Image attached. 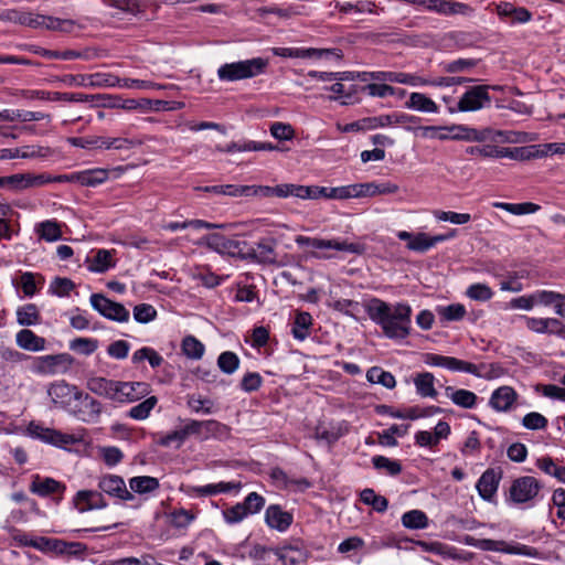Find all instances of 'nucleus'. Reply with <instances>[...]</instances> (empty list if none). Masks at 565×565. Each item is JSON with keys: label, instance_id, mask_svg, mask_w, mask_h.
Here are the masks:
<instances>
[{"label": "nucleus", "instance_id": "37998d69", "mask_svg": "<svg viewBox=\"0 0 565 565\" xmlns=\"http://www.w3.org/2000/svg\"><path fill=\"white\" fill-rule=\"evenodd\" d=\"M17 321L20 326H34L40 321V312L33 303L19 307L17 310Z\"/></svg>", "mask_w": 565, "mask_h": 565}, {"label": "nucleus", "instance_id": "b1692460", "mask_svg": "<svg viewBox=\"0 0 565 565\" xmlns=\"http://www.w3.org/2000/svg\"><path fill=\"white\" fill-rule=\"evenodd\" d=\"M445 395L455 405L467 409L473 408L478 398L473 392L465 388H455L454 386H446Z\"/></svg>", "mask_w": 565, "mask_h": 565}, {"label": "nucleus", "instance_id": "4be33fe9", "mask_svg": "<svg viewBox=\"0 0 565 565\" xmlns=\"http://www.w3.org/2000/svg\"><path fill=\"white\" fill-rule=\"evenodd\" d=\"M65 490V486L53 478H41L39 475L33 477L30 486V491L40 495L46 497L53 493L62 492Z\"/></svg>", "mask_w": 565, "mask_h": 565}, {"label": "nucleus", "instance_id": "9d476101", "mask_svg": "<svg viewBox=\"0 0 565 565\" xmlns=\"http://www.w3.org/2000/svg\"><path fill=\"white\" fill-rule=\"evenodd\" d=\"M199 244L205 245L210 249L222 255L235 256L242 250L238 241L226 237L220 233H212L203 236Z\"/></svg>", "mask_w": 565, "mask_h": 565}, {"label": "nucleus", "instance_id": "69168bd1", "mask_svg": "<svg viewBox=\"0 0 565 565\" xmlns=\"http://www.w3.org/2000/svg\"><path fill=\"white\" fill-rule=\"evenodd\" d=\"M522 425L526 429L540 430L546 428L547 419L537 412H531L522 418Z\"/></svg>", "mask_w": 565, "mask_h": 565}, {"label": "nucleus", "instance_id": "bf43d9fd", "mask_svg": "<svg viewBox=\"0 0 565 565\" xmlns=\"http://www.w3.org/2000/svg\"><path fill=\"white\" fill-rule=\"evenodd\" d=\"M504 147L484 145L482 147H469L467 152L470 154H478L483 158H504Z\"/></svg>", "mask_w": 565, "mask_h": 565}, {"label": "nucleus", "instance_id": "72a5a7b5", "mask_svg": "<svg viewBox=\"0 0 565 565\" xmlns=\"http://www.w3.org/2000/svg\"><path fill=\"white\" fill-rule=\"evenodd\" d=\"M42 361L50 373H64L73 363L70 354L46 355Z\"/></svg>", "mask_w": 565, "mask_h": 565}, {"label": "nucleus", "instance_id": "ea45409f", "mask_svg": "<svg viewBox=\"0 0 565 565\" xmlns=\"http://www.w3.org/2000/svg\"><path fill=\"white\" fill-rule=\"evenodd\" d=\"M360 499L364 504L371 505L376 512L383 513L387 510V499L376 494L375 491L371 488L362 490L360 493Z\"/></svg>", "mask_w": 565, "mask_h": 565}, {"label": "nucleus", "instance_id": "603ef678", "mask_svg": "<svg viewBox=\"0 0 565 565\" xmlns=\"http://www.w3.org/2000/svg\"><path fill=\"white\" fill-rule=\"evenodd\" d=\"M88 87H116L119 83V77L108 73L88 74Z\"/></svg>", "mask_w": 565, "mask_h": 565}, {"label": "nucleus", "instance_id": "5fc2aeb1", "mask_svg": "<svg viewBox=\"0 0 565 565\" xmlns=\"http://www.w3.org/2000/svg\"><path fill=\"white\" fill-rule=\"evenodd\" d=\"M126 403L136 402L149 394L150 386L145 382H126Z\"/></svg>", "mask_w": 565, "mask_h": 565}, {"label": "nucleus", "instance_id": "774afa93", "mask_svg": "<svg viewBox=\"0 0 565 565\" xmlns=\"http://www.w3.org/2000/svg\"><path fill=\"white\" fill-rule=\"evenodd\" d=\"M222 514L228 524L239 523L248 515L242 502L223 510Z\"/></svg>", "mask_w": 565, "mask_h": 565}, {"label": "nucleus", "instance_id": "052dcab7", "mask_svg": "<svg viewBox=\"0 0 565 565\" xmlns=\"http://www.w3.org/2000/svg\"><path fill=\"white\" fill-rule=\"evenodd\" d=\"M220 426H221L220 423L214 419L203 420V422L191 419L182 427V431L186 439L191 435H200L202 433L203 427H220Z\"/></svg>", "mask_w": 565, "mask_h": 565}, {"label": "nucleus", "instance_id": "49530a36", "mask_svg": "<svg viewBox=\"0 0 565 565\" xmlns=\"http://www.w3.org/2000/svg\"><path fill=\"white\" fill-rule=\"evenodd\" d=\"M195 190L204 191L217 195L227 196H243L244 185L238 184H224V185H211V186H196Z\"/></svg>", "mask_w": 565, "mask_h": 565}, {"label": "nucleus", "instance_id": "9b49d317", "mask_svg": "<svg viewBox=\"0 0 565 565\" xmlns=\"http://www.w3.org/2000/svg\"><path fill=\"white\" fill-rule=\"evenodd\" d=\"M47 394L54 404L67 407L72 399L75 401L77 396H82V391L65 381H57L47 387Z\"/></svg>", "mask_w": 565, "mask_h": 565}, {"label": "nucleus", "instance_id": "cd10ccee", "mask_svg": "<svg viewBox=\"0 0 565 565\" xmlns=\"http://www.w3.org/2000/svg\"><path fill=\"white\" fill-rule=\"evenodd\" d=\"M15 341L21 349L32 352L42 351L45 347V340L29 329L20 330L15 335Z\"/></svg>", "mask_w": 565, "mask_h": 565}, {"label": "nucleus", "instance_id": "1a4fd4ad", "mask_svg": "<svg viewBox=\"0 0 565 565\" xmlns=\"http://www.w3.org/2000/svg\"><path fill=\"white\" fill-rule=\"evenodd\" d=\"M77 404L74 406L73 415L84 423H96L102 414V404L89 394L83 393L77 396Z\"/></svg>", "mask_w": 565, "mask_h": 565}, {"label": "nucleus", "instance_id": "a878e982", "mask_svg": "<svg viewBox=\"0 0 565 565\" xmlns=\"http://www.w3.org/2000/svg\"><path fill=\"white\" fill-rule=\"evenodd\" d=\"M416 393L420 397L436 398L437 391L435 388V376L430 372L417 373L413 379Z\"/></svg>", "mask_w": 565, "mask_h": 565}, {"label": "nucleus", "instance_id": "c756f323", "mask_svg": "<svg viewBox=\"0 0 565 565\" xmlns=\"http://www.w3.org/2000/svg\"><path fill=\"white\" fill-rule=\"evenodd\" d=\"M425 363L431 366H440L450 371L463 372L466 361L459 360L454 356H445L435 353H427L425 355Z\"/></svg>", "mask_w": 565, "mask_h": 565}, {"label": "nucleus", "instance_id": "0eeeda50", "mask_svg": "<svg viewBox=\"0 0 565 565\" xmlns=\"http://www.w3.org/2000/svg\"><path fill=\"white\" fill-rule=\"evenodd\" d=\"M92 307L103 317L118 321L127 322L129 320V311L119 302H115L106 298L102 294H93L90 296Z\"/></svg>", "mask_w": 565, "mask_h": 565}, {"label": "nucleus", "instance_id": "20e7f679", "mask_svg": "<svg viewBox=\"0 0 565 565\" xmlns=\"http://www.w3.org/2000/svg\"><path fill=\"white\" fill-rule=\"evenodd\" d=\"M466 543L481 551H495L505 554L533 556L534 548L523 544H509L504 541H494L490 539H475L468 536Z\"/></svg>", "mask_w": 565, "mask_h": 565}, {"label": "nucleus", "instance_id": "de8ad7c7", "mask_svg": "<svg viewBox=\"0 0 565 565\" xmlns=\"http://www.w3.org/2000/svg\"><path fill=\"white\" fill-rule=\"evenodd\" d=\"M391 83H399L409 86H424L431 85V79L424 78L422 76L403 73V72H391Z\"/></svg>", "mask_w": 565, "mask_h": 565}, {"label": "nucleus", "instance_id": "4d7b16f0", "mask_svg": "<svg viewBox=\"0 0 565 565\" xmlns=\"http://www.w3.org/2000/svg\"><path fill=\"white\" fill-rule=\"evenodd\" d=\"M438 313L445 321H459L466 315V308L461 303H452L438 308Z\"/></svg>", "mask_w": 565, "mask_h": 565}, {"label": "nucleus", "instance_id": "e2e57ef3", "mask_svg": "<svg viewBox=\"0 0 565 565\" xmlns=\"http://www.w3.org/2000/svg\"><path fill=\"white\" fill-rule=\"evenodd\" d=\"M157 317V310L149 303H140L134 308V318L139 323H148Z\"/></svg>", "mask_w": 565, "mask_h": 565}, {"label": "nucleus", "instance_id": "58836bf2", "mask_svg": "<svg viewBox=\"0 0 565 565\" xmlns=\"http://www.w3.org/2000/svg\"><path fill=\"white\" fill-rule=\"evenodd\" d=\"M312 324L310 313L301 311L296 315L291 333L297 340H305L309 335V329Z\"/></svg>", "mask_w": 565, "mask_h": 565}, {"label": "nucleus", "instance_id": "393cba45", "mask_svg": "<svg viewBox=\"0 0 565 565\" xmlns=\"http://www.w3.org/2000/svg\"><path fill=\"white\" fill-rule=\"evenodd\" d=\"M466 365L467 366L463 369L465 373L473 374L486 380L498 379L504 373L503 367L497 363L476 365L466 361Z\"/></svg>", "mask_w": 565, "mask_h": 565}, {"label": "nucleus", "instance_id": "79ce46f5", "mask_svg": "<svg viewBox=\"0 0 565 565\" xmlns=\"http://www.w3.org/2000/svg\"><path fill=\"white\" fill-rule=\"evenodd\" d=\"M402 524L407 529L422 530L427 527L428 518L420 510H411L403 514Z\"/></svg>", "mask_w": 565, "mask_h": 565}, {"label": "nucleus", "instance_id": "7c9ffc66", "mask_svg": "<svg viewBox=\"0 0 565 565\" xmlns=\"http://www.w3.org/2000/svg\"><path fill=\"white\" fill-rule=\"evenodd\" d=\"M504 158L520 161L530 160L532 158H543L542 145L505 148Z\"/></svg>", "mask_w": 565, "mask_h": 565}, {"label": "nucleus", "instance_id": "39448f33", "mask_svg": "<svg viewBox=\"0 0 565 565\" xmlns=\"http://www.w3.org/2000/svg\"><path fill=\"white\" fill-rule=\"evenodd\" d=\"M541 488L542 484L534 477L516 478L509 489V499L515 504L530 502L539 495Z\"/></svg>", "mask_w": 565, "mask_h": 565}, {"label": "nucleus", "instance_id": "2f4dec72", "mask_svg": "<svg viewBox=\"0 0 565 565\" xmlns=\"http://www.w3.org/2000/svg\"><path fill=\"white\" fill-rule=\"evenodd\" d=\"M250 255L259 263L274 264L276 262L275 242L269 238L259 241L252 249Z\"/></svg>", "mask_w": 565, "mask_h": 565}, {"label": "nucleus", "instance_id": "5701e85b", "mask_svg": "<svg viewBox=\"0 0 565 565\" xmlns=\"http://www.w3.org/2000/svg\"><path fill=\"white\" fill-rule=\"evenodd\" d=\"M276 553L274 565H299L307 558V553L296 546H285L276 550Z\"/></svg>", "mask_w": 565, "mask_h": 565}, {"label": "nucleus", "instance_id": "8fccbe9b", "mask_svg": "<svg viewBox=\"0 0 565 565\" xmlns=\"http://www.w3.org/2000/svg\"><path fill=\"white\" fill-rule=\"evenodd\" d=\"M239 358L232 351L222 352L217 358V366L225 374H233L239 367Z\"/></svg>", "mask_w": 565, "mask_h": 565}, {"label": "nucleus", "instance_id": "2eb2a0df", "mask_svg": "<svg viewBox=\"0 0 565 565\" xmlns=\"http://www.w3.org/2000/svg\"><path fill=\"white\" fill-rule=\"evenodd\" d=\"M501 472L492 468L487 469L477 482V490L484 500H491L498 491Z\"/></svg>", "mask_w": 565, "mask_h": 565}, {"label": "nucleus", "instance_id": "a211bd4d", "mask_svg": "<svg viewBox=\"0 0 565 565\" xmlns=\"http://www.w3.org/2000/svg\"><path fill=\"white\" fill-rule=\"evenodd\" d=\"M29 430L31 434L41 440L52 444L54 446H63L74 443V437L67 434H62L61 431L44 428L40 425L31 424L29 426Z\"/></svg>", "mask_w": 565, "mask_h": 565}, {"label": "nucleus", "instance_id": "4c0bfd02", "mask_svg": "<svg viewBox=\"0 0 565 565\" xmlns=\"http://www.w3.org/2000/svg\"><path fill=\"white\" fill-rule=\"evenodd\" d=\"M113 254L107 249H99L92 258L88 269L93 273H105L109 268L114 267Z\"/></svg>", "mask_w": 565, "mask_h": 565}, {"label": "nucleus", "instance_id": "4468645a", "mask_svg": "<svg viewBox=\"0 0 565 565\" xmlns=\"http://www.w3.org/2000/svg\"><path fill=\"white\" fill-rule=\"evenodd\" d=\"M451 136H438L440 140L454 139V140H466V141H483L488 138L490 131H479L475 128H469L463 125H452L444 127Z\"/></svg>", "mask_w": 565, "mask_h": 565}, {"label": "nucleus", "instance_id": "c9c22d12", "mask_svg": "<svg viewBox=\"0 0 565 565\" xmlns=\"http://www.w3.org/2000/svg\"><path fill=\"white\" fill-rule=\"evenodd\" d=\"M366 380L372 384H381L386 388H394L396 381L394 375L380 366H373L366 372Z\"/></svg>", "mask_w": 565, "mask_h": 565}, {"label": "nucleus", "instance_id": "3c124183", "mask_svg": "<svg viewBox=\"0 0 565 565\" xmlns=\"http://www.w3.org/2000/svg\"><path fill=\"white\" fill-rule=\"evenodd\" d=\"M98 348V340L92 338H76L70 342V349L82 355H90Z\"/></svg>", "mask_w": 565, "mask_h": 565}, {"label": "nucleus", "instance_id": "c03bdc74", "mask_svg": "<svg viewBox=\"0 0 565 565\" xmlns=\"http://www.w3.org/2000/svg\"><path fill=\"white\" fill-rule=\"evenodd\" d=\"M158 404V398L156 396H149L141 403L131 407L128 412V416L136 420H143L149 417L151 411Z\"/></svg>", "mask_w": 565, "mask_h": 565}, {"label": "nucleus", "instance_id": "338daca9", "mask_svg": "<svg viewBox=\"0 0 565 565\" xmlns=\"http://www.w3.org/2000/svg\"><path fill=\"white\" fill-rule=\"evenodd\" d=\"M363 92H366L372 97H387L396 94V89L387 84L371 83L362 87Z\"/></svg>", "mask_w": 565, "mask_h": 565}, {"label": "nucleus", "instance_id": "f3484780", "mask_svg": "<svg viewBox=\"0 0 565 565\" xmlns=\"http://www.w3.org/2000/svg\"><path fill=\"white\" fill-rule=\"evenodd\" d=\"M292 520V514L284 511L277 504H271L266 509L265 522L270 529L284 532L291 525Z\"/></svg>", "mask_w": 565, "mask_h": 565}, {"label": "nucleus", "instance_id": "412c9836", "mask_svg": "<svg viewBox=\"0 0 565 565\" xmlns=\"http://www.w3.org/2000/svg\"><path fill=\"white\" fill-rule=\"evenodd\" d=\"M75 507L79 512H85L93 509L105 508L106 502L97 491L81 490L76 493Z\"/></svg>", "mask_w": 565, "mask_h": 565}, {"label": "nucleus", "instance_id": "f03ea898", "mask_svg": "<svg viewBox=\"0 0 565 565\" xmlns=\"http://www.w3.org/2000/svg\"><path fill=\"white\" fill-rule=\"evenodd\" d=\"M267 61L262 57L226 63L217 70L221 81L235 82L255 77L265 72Z\"/></svg>", "mask_w": 565, "mask_h": 565}, {"label": "nucleus", "instance_id": "c85d7f7f", "mask_svg": "<svg viewBox=\"0 0 565 565\" xmlns=\"http://www.w3.org/2000/svg\"><path fill=\"white\" fill-rule=\"evenodd\" d=\"M405 107L420 113L430 114H436L439 110L438 105L423 93H412L408 100L405 103Z\"/></svg>", "mask_w": 565, "mask_h": 565}, {"label": "nucleus", "instance_id": "dca6fc26", "mask_svg": "<svg viewBox=\"0 0 565 565\" xmlns=\"http://www.w3.org/2000/svg\"><path fill=\"white\" fill-rule=\"evenodd\" d=\"M518 398V393L511 386H500L494 390L489 399V405L497 412H508Z\"/></svg>", "mask_w": 565, "mask_h": 565}, {"label": "nucleus", "instance_id": "e433bc0d", "mask_svg": "<svg viewBox=\"0 0 565 565\" xmlns=\"http://www.w3.org/2000/svg\"><path fill=\"white\" fill-rule=\"evenodd\" d=\"M35 232L46 242H55L62 237L61 226L56 221L47 220L36 224Z\"/></svg>", "mask_w": 565, "mask_h": 565}, {"label": "nucleus", "instance_id": "ddd939ff", "mask_svg": "<svg viewBox=\"0 0 565 565\" xmlns=\"http://www.w3.org/2000/svg\"><path fill=\"white\" fill-rule=\"evenodd\" d=\"M99 489L110 497L130 501L134 494L127 489L124 479L116 475H106L99 479Z\"/></svg>", "mask_w": 565, "mask_h": 565}, {"label": "nucleus", "instance_id": "7ed1b4c3", "mask_svg": "<svg viewBox=\"0 0 565 565\" xmlns=\"http://www.w3.org/2000/svg\"><path fill=\"white\" fill-rule=\"evenodd\" d=\"M488 85H477L472 86L465 92V94L460 97L457 107H449L450 113L455 111H477L481 108L489 106L491 103V97L488 93Z\"/></svg>", "mask_w": 565, "mask_h": 565}, {"label": "nucleus", "instance_id": "423d86ee", "mask_svg": "<svg viewBox=\"0 0 565 565\" xmlns=\"http://www.w3.org/2000/svg\"><path fill=\"white\" fill-rule=\"evenodd\" d=\"M296 242L300 246H308L315 249H334L339 252H347L351 254L361 255L364 253L365 247L360 243H348L347 241L339 239H322L316 237L298 236Z\"/></svg>", "mask_w": 565, "mask_h": 565}, {"label": "nucleus", "instance_id": "bb28decb", "mask_svg": "<svg viewBox=\"0 0 565 565\" xmlns=\"http://www.w3.org/2000/svg\"><path fill=\"white\" fill-rule=\"evenodd\" d=\"M359 198L374 196L379 194H392L398 191V185L391 182L356 183Z\"/></svg>", "mask_w": 565, "mask_h": 565}, {"label": "nucleus", "instance_id": "6e6d98bb", "mask_svg": "<svg viewBox=\"0 0 565 565\" xmlns=\"http://www.w3.org/2000/svg\"><path fill=\"white\" fill-rule=\"evenodd\" d=\"M467 297L476 301H488L493 297L492 289L486 284H472L466 290Z\"/></svg>", "mask_w": 565, "mask_h": 565}, {"label": "nucleus", "instance_id": "aec40b11", "mask_svg": "<svg viewBox=\"0 0 565 565\" xmlns=\"http://www.w3.org/2000/svg\"><path fill=\"white\" fill-rule=\"evenodd\" d=\"M271 52L280 57H295V58H320L323 55L330 54L333 50L329 49H298V47H274Z\"/></svg>", "mask_w": 565, "mask_h": 565}, {"label": "nucleus", "instance_id": "0e129e2a", "mask_svg": "<svg viewBox=\"0 0 565 565\" xmlns=\"http://www.w3.org/2000/svg\"><path fill=\"white\" fill-rule=\"evenodd\" d=\"M75 288V284L70 278L56 277L50 285V291L58 297L67 296Z\"/></svg>", "mask_w": 565, "mask_h": 565}, {"label": "nucleus", "instance_id": "09e8293b", "mask_svg": "<svg viewBox=\"0 0 565 565\" xmlns=\"http://www.w3.org/2000/svg\"><path fill=\"white\" fill-rule=\"evenodd\" d=\"M34 54H38V55H41L43 57H46V58H56V60H75V58H81L82 57V53L81 52H77V51H74V50H66V51H52V50H46V49H43V47H40V46H33L32 50H31Z\"/></svg>", "mask_w": 565, "mask_h": 565}, {"label": "nucleus", "instance_id": "a18cd8bd", "mask_svg": "<svg viewBox=\"0 0 565 565\" xmlns=\"http://www.w3.org/2000/svg\"><path fill=\"white\" fill-rule=\"evenodd\" d=\"M87 388L102 397L109 398L111 386L114 385V380H108L103 376H94L87 380Z\"/></svg>", "mask_w": 565, "mask_h": 565}, {"label": "nucleus", "instance_id": "680f3d73", "mask_svg": "<svg viewBox=\"0 0 565 565\" xmlns=\"http://www.w3.org/2000/svg\"><path fill=\"white\" fill-rule=\"evenodd\" d=\"M278 191V198L295 196L299 199H306L307 185L284 183L276 185Z\"/></svg>", "mask_w": 565, "mask_h": 565}, {"label": "nucleus", "instance_id": "a19ab883", "mask_svg": "<svg viewBox=\"0 0 565 565\" xmlns=\"http://www.w3.org/2000/svg\"><path fill=\"white\" fill-rule=\"evenodd\" d=\"M181 349L183 354L192 360H200L205 351L204 344L193 335H186L182 340Z\"/></svg>", "mask_w": 565, "mask_h": 565}, {"label": "nucleus", "instance_id": "6e6552de", "mask_svg": "<svg viewBox=\"0 0 565 565\" xmlns=\"http://www.w3.org/2000/svg\"><path fill=\"white\" fill-rule=\"evenodd\" d=\"M22 25H26L33 29L70 32L74 26V22L72 20H63L51 15L24 12L22 18Z\"/></svg>", "mask_w": 565, "mask_h": 565}, {"label": "nucleus", "instance_id": "6ab92c4d", "mask_svg": "<svg viewBox=\"0 0 565 565\" xmlns=\"http://www.w3.org/2000/svg\"><path fill=\"white\" fill-rule=\"evenodd\" d=\"M451 237H454V232L449 234H439L434 236L420 232L415 234V237L412 241V243L407 244V248L417 253H425L431 247H434L436 244L445 242Z\"/></svg>", "mask_w": 565, "mask_h": 565}, {"label": "nucleus", "instance_id": "473e14b6", "mask_svg": "<svg viewBox=\"0 0 565 565\" xmlns=\"http://www.w3.org/2000/svg\"><path fill=\"white\" fill-rule=\"evenodd\" d=\"M109 172L106 169H88L77 172V183L84 186H96L108 179Z\"/></svg>", "mask_w": 565, "mask_h": 565}, {"label": "nucleus", "instance_id": "13d9d810", "mask_svg": "<svg viewBox=\"0 0 565 565\" xmlns=\"http://www.w3.org/2000/svg\"><path fill=\"white\" fill-rule=\"evenodd\" d=\"M372 463L376 469H385L391 476H397L402 471L399 461L392 460L384 456H374Z\"/></svg>", "mask_w": 565, "mask_h": 565}, {"label": "nucleus", "instance_id": "f257e3e1", "mask_svg": "<svg viewBox=\"0 0 565 565\" xmlns=\"http://www.w3.org/2000/svg\"><path fill=\"white\" fill-rule=\"evenodd\" d=\"M367 313L390 339L403 340L411 333L412 308L406 303L390 305L374 298L367 306Z\"/></svg>", "mask_w": 565, "mask_h": 565}, {"label": "nucleus", "instance_id": "f704fd0d", "mask_svg": "<svg viewBox=\"0 0 565 565\" xmlns=\"http://www.w3.org/2000/svg\"><path fill=\"white\" fill-rule=\"evenodd\" d=\"M129 487L132 492L146 494L159 489V480L150 476H138L129 480Z\"/></svg>", "mask_w": 565, "mask_h": 565}, {"label": "nucleus", "instance_id": "864d4df0", "mask_svg": "<svg viewBox=\"0 0 565 565\" xmlns=\"http://www.w3.org/2000/svg\"><path fill=\"white\" fill-rule=\"evenodd\" d=\"M536 465L546 475L553 476L561 482H565V467L556 466L551 457L540 458Z\"/></svg>", "mask_w": 565, "mask_h": 565}, {"label": "nucleus", "instance_id": "f8f14e48", "mask_svg": "<svg viewBox=\"0 0 565 565\" xmlns=\"http://www.w3.org/2000/svg\"><path fill=\"white\" fill-rule=\"evenodd\" d=\"M423 8L445 15H469L473 11L468 4L454 0H424Z\"/></svg>", "mask_w": 565, "mask_h": 565}]
</instances>
